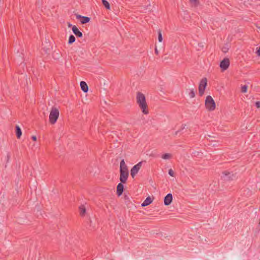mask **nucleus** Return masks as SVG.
<instances>
[{"label": "nucleus", "mask_w": 260, "mask_h": 260, "mask_svg": "<svg viewBox=\"0 0 260 260\" xmlns=\"http://www.w3.org/2000/svg\"><path fill=\"white\" fill-rule=\"evenodd\" d=\"M137 103L144 114L149 113V110L145 95L141 92H138L136 95Z\"/></svg>", "instance_id": "nucleus-1"}, {"label": "nucleus", "mask_w": 260, "mask_h": 260, "mask_svg": "<svg viewBox=\"0 0 260 260\" xmlns=\"http://www.w3.org/2000/svg\"><path fill=\"white\" fill-rule=\"evenodd\" d=\"M59 115L58 109L55 107L51 108L49 115V122L51 124H54L57 121Z\"/></svg>", "instance_id": "nucleus-2"}, {"label": "nucleus", "mask_w": 260, "mask_h": 260, "mask_svg": "<svg viewBox=\"0 0 260 260\" xmlns=\"http://www.w3.org/2000/svg\"><path fill=\"white\" fill-rule=\"evenodd\" d=\"M205 106L209 111H213L215 110L216 105L213 98L210 95H208L205 100Z\"/></svg>", "instance_id": "nucleus-3"}, {"label": "nucleus", "mask_w": 260, "mask_h": 260, "mask_svg": "<svg viewBox=\"0 0 260 260\" xmlns=\"http://www.w3.org/2000/svg\"><path fill=\"white\" fill-rule=\"evenodd\" d=\"M207 80L206 78H203L199 84V93L200 96L204 94L205 89L207 86Z\"/></svg>", "instance_id": "nucleus-4"}, {"label": "nucleus", "mask_w": 260, "mask_h": 260, "mask_svg": "<svg viewBox=\"0 0 260 260\" xmlns=\"http://www.w3.org/2000/svg\"><path fill=\"white\" fill-rule=\"evenodd\" d=\"M221 177L224 181H228L233 180L235 178L236 175L233 172L224 171L222 172V176Z\"/></svg>", "instance_id": "nucleus-5"}, {"label": "nucleus", "mask_w": 260, "mask_h": 260, "mask_svg": "<svg viewBox=\"0 0 260 260\" xmlns=\"http://www.w3.org/2000/svg\"><path fill=\"white\" fill-rule=\"evenodd\" d=\"M142 162H139L137 165H135L131 170V175L133 178H134L136 175L138 173L139 170L142 166Z\"/></svg>", "instance_id": "nucleus-6"}, {"label": "nucleus", "mask_w": 260, "mask_h": 260, "mask_svg": "<svg viewBox=\"0 0 260 260\" xmlns=\"http://www.w3.org/2000/svg\"><path fill=\"white\" fill-rule=\"evenodd\" d=\"M230 59L228 58H224L220 63V67L222 71L227 70L230 66Z\"/></svg>", "instance_id": "nucleus-7"}, {"label": "nucleus", "mask_w": 260, "mask_h": 260, "mask_svg": "<svg viewBox=\"0 0 260 260\" xmlns=\"http://www.w3.org/2000/svg\"><path fill=\"white\" fill-rule=\"evenodd\" d=\"M129 173L128 171L124 172V171H120V178L119 179L121 183H125L128 177Z\"/></svg>", "instance_id": "nucleus-8"}, {"label": "nucleus", "mask_w": 260, "mask_h": 260, "mask_svg": "<svg viewBox=\"0 0 260 260\" xmlns=\"http://www.w3.org/2000/svg\"><path fill=\"white\" fill-rule=\"evenodd\" d=\"M173 196L171 193H168L164 199V204L166 206L170 205L172 202Z\"/></svg>", "instance_id": "nucleus-9"}, {"label": "nucleus", "mask_w": 260, "mask_h": 260, "mask_svg": "<svg viewBox=\"0 0 260 260\" xmlns=\"http://www.w3.org/2000/svg\"><path fill=\"white\" fill-rule=\"evenodd\" d=\"M121 182L118 184L116 187V193L118 197L120 196L123 191L124 186Z\"/></svg>", "instance_id": "nucleus-10"}, {"label": "nucleus", "mask_w": 260, "mask_h": 260, "mask_svg": "<svg viewBox=\"0 0 260 260\" xmlns=\"http://www.w3.org/2000/svg\"><path fill=\"white\" fill-rule=\"evenodd\" d=\"M72 31L77 37L81 38L83 36L82 33L78 29L76 26L74 25L72 27Z\"/></svg>", "instance_id": "nucleus-11"}, {"label": "nucleus", "mask_w": 260, "mask_h": 260, "mask_svg": "<svg viewBox=\"0 0 260 260\" xmlns=\"http://www.w3.org/2000/svg\"><path fill=\"white\" fill-rule=\"evenodd\" d=\"M120 171H128L127 167L125 163L124 160L122 159L120 161Z\"/></svg>", "instance_id": "nucleus-12"}, {"label": "nucleus", "mask_w": 260, "mask_h": 260, "mask_svg": "<svg viewBox=\"0 0 260 260\" xmlns=\"http://www.w3.org/2000/svg\"><path fill=\"white\" fill-rule=\"evenodd\" d=\"M80 86H81V88L82 89V90L84 92H87L88 90V87L87 86V84H86V83L84 81H81L80 82Z\"/></svg>", "instance_id": "nucleus-13"}, {"label": "nucleus", "mask_w": 260, "mask_h": 260, "mask_svg": "<svg viewBox=\"0 0 260 260\" xmlns=\"http://www.w3.org/2000/svg\"><path fill=\"white\" fill-rule=\"evenodd\" d=\"M152 202V199L150 197H148L145 201L143 202L141 206L142 207H145L150 204Z\"/></svg>", "instance_id": "nucleus-14"}, {"label": "nucleus", "mask_w": 260, "mask_h": 260, "mask_svg": "<svg viewBox=\"0 0 260 260\" xmlns=\"http://www.w3.org/2000/svg\"><path fill=\"white\" fill-rule=\"evenodd\" d=\"M16 134L18 139L20 138L22 135L21 129L18 125L16 126Z\"/></svg>", "instance_id": "nucleus-15"}, {"label": "nucleus", "mask_w": 260, "mask_h": 260, "mask_svg": "<svg viewBox=\"0 0 260 260\" xmlns=\"http://www.w3.org/2000/svg\"><path fill=\"white\" fill-rule=\"evenodd\" d=\"M90 21V18L86 16H83L81 20V23L82 24H85L88 23Z\"/></svg>", "instance_id": "nucleus-16"}, {"label": "nucleus", "mask_w": 260, "mask_h": 260, "mask_svg": "<svg viewBox=\"0 0 260 260\" xmlns=\"http://www.w3.org/2000/svg\"><path fill=\"white\" fill-rule=\"evenodd\" d=\"M172 157V155L170 153H165L161 155V158L164 159H170Z\"/></svg>", "instance_id": "nucleus-17"}, {"label": "nucleus", "mask_w": 260, "mask_h": 260, "mask_svg": "<svg viewBox=\"0 0 260 260\" xmlns=\"http://www.w3.org/2000/svg\"><path fill=\"white\" fill-rule=\"evenodd\" d=\"M80 214L81 216H84L86 212V209L83 205L80 206L79 207Z\"/></svg>", "instance_id": "nucleus-18"}, {"label": "nucleus", "mask_w": 260, "mask_h": 260, "mask_svg": "<svg viewBox=\"0 0 260 260\" xmlns=\"http://www.w3.org/2000/svg\"><path fill=\"white\" fill-rule=\"evenodd\" d=\"M102 4L107 10L110 9V5L109 2L106 0H102Z\"/></svg>", "instance_id": "nucleus-19"}, {"label": "nucleus", "mask_w": 260, "mask_h": 260, "mask_svg": "<svg viewBox=\"0 0 260 260\" xmlns=\"http://www.w3.org/2000/svg\"><path fill=\"white\" fill-rule=\"evenodd\" d=\"M75 40H76V39H75V37H74V36L71 35L69 37L68 43L69 44H71L75 41Z\"/></svg>", "instance_id": "nucleus-20"}, {"label": "nucleus", "mask_w": 260, "mask_h": 260, "mask_svg": "<svg viewBox=\"0 0 260 260\" xmlns=\"http://www.w3.org/2000/svg\"><path fill=\"white\" fill-rule=\"evenodd\" d=\"M158 39L159 42H161L162 41L161 30L160 29L158 30Z\"/></svg>", "instance_id": "nucleus-21"}, {"label": "nucleus", "mask_w": 260, "mask_h": 260, "mask_svg": "<svg viewBox=\"0 0 260 260\" xmlns=\"http://www.w3.org/2000/svg\"><path fill=\"white\" fill-rule=\"evenodd\" d=\"M189 1L194 7H197L199 5V0H189Z\"/></svg>", "instance_id": "nucleus-22"}, {"label": "nucleus", "mask_w": 260, "mask_h": 260, "mask_svg": "<svg viewBox=\"0 0 260 260\" xmlns=\"http://www.w3.org/2000/svg\"><path fill=\"white\" fill-rule=\"evenodd\" d=\"M189 95L190 98H193L195 96V91L194 89H190Z\"/></svg>", "instance_id": "nucleus-23"}, {"label": "nucleus", "mask_w": 260, "mask_h": 260, "mask_svg": "<svg viewBox=\"0 0 260 260\" xmlns=\"http://www.w3.org/2000/svg\"><path fill=\"white\" fill-rule=\"evenodd\" d=\"M247 90V85H244L241 87V91L243 93L246 92Z\"/></svg>", "instance_id": "nucleus-24"}, {"label": "nucleus", "mask_w": 260, "mask_h": 260, "mask_svg": "<svg viewBox=\"0 0 260 260\" xmlns=\"http://www.w3.org/2000/svg\"><path fill=\"white\" fill-rule=\"evenodd\" d=\"M228 50H229V48L227 47L224 46L222 48V51L224 53L227 52L228 51Z\"/></svg>", "instance_id": "nucleus-25"}, {"label": "nucleus", "mask_w": 260, "mask_h": 260, "mask_svg": "<svg viewBox=\"0 0 260 260\" xmlns=\"http://www.w3.org/2000/svg\"><path fill=\"white\" fill-rule=\"evenodd\" d=\"M169 174L172 177L174 176V173L172 169H171L169 170Z\"/></svg>", "instance_id": "nucleus-26"}, {"label": "nucleus", "mask_w": 260, "mask_h": 260, "mask_svg": "<svg viewBox=\"0 0 260 260\" xmlns=\"http://www.w3.org/2000/svg\"><path fill=\"white\" fill-rule=\"evenodd\" d=\"M255 106L257 108H260V102L257 101L255 103Z\"/></svg>", "instance_id": "nucleus-27"}, {"label": "nucleus", "mask_w": 260, "mask_h": 260, "mask_svg": "<svg viewBox=\"0 0 260 260\" xmlns=\"http://www.w3.org/2000/svg\"><path fill=\"white\" fill-rule=\"evenodd\" d=\"M10 158V153H8L7 155V162L9 161Z\"/></svg>", "instance_id": "nucleus-28"}, {"label": "nucleus", "mask_w": 260, "mask_h": 260, "mask_svg": "<svg viewBox=\"0 0 260 260\" xmlns=\"http://www.w3.org/2000/svg\"><path fill=\"white\" fill-rule=\"evenodd\" d=\"M31 139L33 141H37V137L36 136H32L31 137Z\"/></svg>", "instance_id": "nucleus-29"}, {"label": "nucleus", "mask_w": 260, "mask_h": 260, "mask_svg": "<svg viewBox=\"0 0 260 260\" xmlns=\"http://www.w3.org/2000/svg\"><path fill=\"white\" fill-rule=\"evenodd\" d=\"M185 126H186V124H182V126H181V129L179 131H180L182 129H184L185 128Z\"/></svg>", "instance_id": "nucleus-30"}, {"label": "nucleus", "mask_w": 260, "mask_h": 260, "mask_svg": "<svg viewBox=\"0 0 260 260\" xmlns=\"http://www.w3.org/2000/svg\"><path fill=\"white\" fill-rule=\"evenodd\" d=\"M124 199H125V200H128V201H129V197H128V196H127V195H126V194H124Z\"/></svg>", "instance_id": "nucleus-31"}, {"label": "nucleus", "mask_w": 260, "mask_h": 260, "mask_svg": "<svg viewBox=\"0 0 260 260\" xmlns=\"http://www.w3.org/2000/svg\"><path fill=\"white\" fill-rule=\"evenodd\" d=\"M82 17H83L82 16L80 15H76V18H77V19H82Z\"/></svg>", "instance_id": "nucleus-32"}, {"label": "nucleus", "mask_w": 260, "mask_h": 260, "mask_svg": "<svg viewBox=\"0 0 260 260\" xmlns=\"http://www.w3.org/2000/svg\"><path fill=\"white\" fill-rule=\"evenodd\" d=\"M256 53L258 56H260V47L256 51Z\"/></svg>", "instance_id": "nucleus-33"}, {"label": "nucleus", "mask_w": 260, "mask_h": 260, "mask_svg": "<svg viewBox=\"0 0 260 260\" xmlns=\"http://www.w3.org/2000/svg\"><path fill=\"white\" fill-rule=\"evenodd\" d=\"M155 53L156 54V55H158V51L156 48V47H155Z\"/></svg>", "instance_id": "nucleus-34"}, {"label": "nucleus", "mask_w": 260, "mask_h": 260, "mask_svg": "<svg viewBox=\"0 0 260 260\" xmlns=\"http://www.w3.org/2000/svg\"><path fill=\"white\" fill-rule=\"evenodd\" d=\"M179 132H180V131H179V130H178V131H176V132H175V135H177L178 134V133Z\"/></svg>", "instance_id": "nucleus-35"}, {"label": "nucleus", "mask_w": 260, "mask_h": 260, "mask_svg": "<svg viewBox=\"0 0 260 260\" xmlns=\"http://www.w3.org/2000/svg\"><path fill=\"white\" fill-rule=\"evenodd\" d=\"M71 26H72V24H70V23H69V24H68V27H71Z\"/></svg>", "instance_id": "nucleus-36"}]
</instances>
